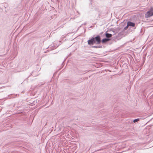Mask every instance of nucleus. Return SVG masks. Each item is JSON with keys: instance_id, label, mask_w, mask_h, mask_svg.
<instances>
[{"instance_id": "obj_6", "label": "nucleus", "mask_w": 153, "mask_h": 153, "mask_svg": "<svg viewBox=\"0 0 153 153\" xmlns=\"http://www.w3.org/2000/svg\"><path fill=\"white\" fill-rule=\"evenodd\" d=\"M105 36L106 38L109 39V38L112 37V35L111 34L106 33H105Z\"/></svg>"}, {"instance_id": "obj_5", "label": "nucleus", "mask_w": 153, "mask_h": 153, "mask_svg": "<svg viewBox=\"0 0 153 153\" xmlns=\"http://www.w3.org/2000/svg\"><path fill=\"white\" fill-rule=\"evenodd\" d=\"M110 40V39L105 38L103 39L101 41V42L102 43H104L107 42Z\"/></svg>"}, {"instance_id": "obj_8", "label": "nucleus", "mask_w": 153, "mask_h": 153, "mask_svg": "<svg viewBox=\"0 0 153 153\" xmlns=\"http://www.w3.org/2000/svg\"><path fill=\"white\" fill-rule=\"evenodd\" d=\"M129 26H128V24H127V25L125 27H124V30H126L128 29V27Z\"/></svg>"}, {"instance_id": "obj_10", "label": "nucleus", "mask_w": 153, "mask_h": 153, "mask_svg": "<svg viewBox=\"0 0 153 153\" xmlns=\"http://www.w3.org/2000/svg\"><path fill=\"white\" fill-rule=\"evenodd\" d=\"M97 48H102V46H97Z\"/></svg>"}, {"instance_id": "obj_9", "label": "nucleus", "mask_w": 153, "mask_h": 153, "mask_svg": "<svg viewBox=\"0 0 153 153\" xmlns=\"http://www.w3.org/2000/svg\"><path fill=\"white\" fill-rule=\"evenodd\" d=\"M92 48H97V46H93L92 47Z\"/></svg>"}, {"instance_id": "obj_1", "label": "nucleus", "mask_w": 153, "mask_h": 153, "mask_svg": "<svg viewBox=\"0 0 153 153\" xmlns=\"http://www.w3.org/2000/svg\"><path fill=\"white\" fill-rule=\"evenodd\" d=\"M153 15V8H151L150 10L147 11L145 15V17L149 18Z\"/></svg>"}, {"instance_id": "obj_7", "label": "nucleus", "mask_w": 153, "mask_h": 153, "mask_svg": "<svg viewBox=\"0 0 153 153\" xmlns=\"http://www.w3.org/2000/svg\"><path fill=\"white\" fill-rule=\"evenodd\" d=\"M139 120H140L139 118H137V119H135L133 120V122L134 123L137 122L139 121Z\"/></svg>"}, {"instance_id": "obj_3", "label": "nucleus", "mask_w": 153, "mask_h": 153, "mask_svg": "<svg viewBox=\"0 0 153 153\" xmlns=\"http://www.w3.org/2000/svg\"><path fill=\"white\" fill-rule=\"evenodd\" d=\"M88 43L89 45H93L95 43V42L94 41L93 37H92L91 39L88 40Z\"/></svg>"}, {"instance_id": "obj_2", "label": "nucleus", "mask_w": 153, "mask_h": 153, "mask_svg": "<svg viewBox=\"0 0 153 153\" xmlns=\"http://www.w3.org/2000/svg\"><path fill=\"white\" fill-rule=\"evenodd\" d=\"M94 41L95 42V44H100L101 42L100 36L99 35H97L96 37H94Z\"/></svg>"}, {"instance_id": "obj_4", "label": "nucleus", "mask_w": 153, "mask_h": 153, "mask_svg": "<svg viewBox=\"0 0 153 153\" xmlns=\"http://www.w3.org/2000/svg\"><path fill=\"white\" fill-rule=\"evenodd\" d=\"M127 24H128V26H130L134 27L135 26V24L134 23L130 21L128 22Z\"/></svg>"}, {"instance_id": "obj_11", "label": "nucleus", "mask_w": 153, "mask_h": 153, "mask_svg": "<svg viewBox=\"0 0 153 153\" xmlns=\"http://www.w3.org/2000/svg\"><path fill=\"white\" fill-rule=\"evenodd\" d=\"M57 47H54V48L52 49H55Z\"/></svg>"}, {"instance_id": "obj_12", "label": "nucleus", "mask_w": 153, "mask_h": 153, "mask_svg": "<svg viewBox=\"0 0 153 153\" xmlns=\"http://www.w3.org/2000/svg\"><path fill=\"white\" fill-rule=\"evenodd\" d=\"M4 87H4V86L1 87L0 88H4Z\"/></svg>"}]
</instances>
